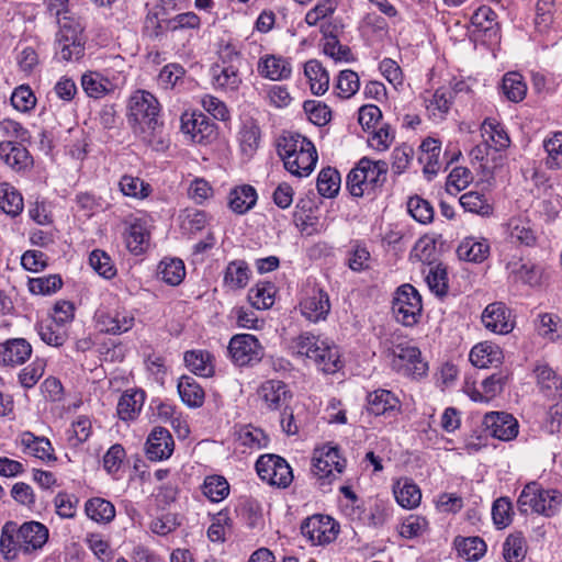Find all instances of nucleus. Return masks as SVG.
I'll return each instance as SVG.
<instances>
[{"instance_id":"338daca9","label":"nucleus","mask_w":562,"mask_h":562,"mask_svg":"<svg viewBox=\"0 0 562 562\" xmlns=\"http://www.w3.org/2000/svg\"><path fill=\"white\" fill-rule=\"evenodd\" d=\"M409 214L419 223L428 224L434 220L435 211L429 201L419 195L411 196L407 201Z\"/></svg>"},{"instance_id":"20e7f679","label":"nucleus","mask_w":562,"mask_h":562,"mask_svg":"<svg viewBox=\"0 0 562 562\" xmlns=\"http://www.w3.org/2000/svg\"><path fill=\"white\" fill-rule=\"evenodd\" d=\"M290 349L294 356L311 360L324 373H336L342 367L338 347L312 333L293 338Z\"/></svg>"},{"instance_id":"c756f323","label":"nucleus","mask_w":562,"mask_h":562,"mask_svg":"<svg viewBox=\"0 0 562 562\" xmlns=\"http://www.w3.org/2000/svg\"><path fill=\"white\" fill-rule=\"evenodd\" d=\"M419 149L418 161L424 166V173L428 175V179H430L438 173L441 167L439 161L441 143L437 138L427 137L422 142Z\"/></svg>"},{"instance_id":"f704fd0d","label":"nucleus","mask_w":562,"mask_h":562,"mask_svg":"<svg viewBox=\"0 0 562 562\" xmlns=\"http://www.w3.org/2000/svg\"><path fill=\"white\" fill-rule=\"evenodd\" d=\"M181 401L191 408L201 407L204 404L205 392L195 379L182 375L177 384Z\"/></svg>"},{"instance_id":"473e14b6","label":"nucleus","mask_w":562,"mask_h":562,"mask_svg":"<svg viewBox=\"0 0 562 562\" xmlns=\"http://www.w3.org/2000/svg\"><path fill=\"white\" fill-rule=\"evenodd\" d=\"M145 402V393L140 390L125 391L117 403L116 412L122 420H134L140 413Z\"/></svg>"},{"instance_id":"774afa93","label":"nucleus","mask_w":562,"mask_h":562,"mask_svg":"<svg viewBox=\"0 0 562 562\" xmlns=\"http://www.w3.org/2000/svg\"><path fill=\"white\" fill-rule=\"evenodd\" d=\"M237 440L246 448L260 449L266 446L268 439L260 428L246 425L237 431Z\"/></svg>"},{"instance_id":"09e8293b","label":"nucleus","mask_w":562,"mask_h":562,"mask_svg":"<svg viewBox=\"0 0 562 562\" xmlns=\"http://www.w3.org/2000/svg\"><path fill=\"white\" fill-rule=\"evenodd\" d=\"M396 502L404 508H415L419 505L422 493L419 487L412 481H398L393 488Z\"/></svg>"},{"instance_id":"603ef678","label":"nucleus","mask_w":562,"mask_h":562,"mask_svg":"<svg viewBox=\"0 0 562 562\" xmlns=\"http://www.w3.org/2000/svg\"><path fill=\"white\" fill-rule=\"evenodd\" d=\"M201 488L203 495L212 503L222 502L229 494V484L227 480L217 474L206 476Z\"/></svg>"},{"instance_id":"b1692460","label":"nucleus","mask_w":562,"mask_h":562,"mask_svg":"<svg viewBox=\"0 0 562 562\" xmlns=\"http://www.w3.org/2000/svg\"><path fill=\"white\" fill-rule=\"evenodd\" d=\"M32 355V346L24 338H12L0 344V364L16 367L23 364Z\"/></svg>"},{"instance_id":"39448f33","label":"nucleus","mask_w":562,"mask_h":562,"mask_svg":"<svg viewBox=\"0 0 562 562\" xmlns=\"http://www.w3.org/2000/svg\"><path fill=\"white\" fill-rule=\"evenodd\" d=\"M389 165L384 160H371L362 157L349 171L346 179V188L355 198L363 195L375 196L382 191L386 181Z\"/></svg>"},{"instance_id":"a211bd4d","label":"nucleus","mask_w":562,"mask_h":562,"mask_svg":"<svg viewBox=\"0 0 562 562\" xmlns=\"http://www.w3.org/2000/svg\"><path fill=\"white\" fill-rule=\"evenodd\" d=\"M472 33L483 42L495 43L501 38L497 14L487 5L479 7L471 16Z\"/></svg>"},{"instance_id":"9b49d317","label":"nucleus","mask_w":562,"mask_h":562,"mask_svg":"<svg viewBox=\"0 0 562 562\" xmlns=\"http://www.w3.org/2000/svg\"><path fill=\"white\" fill-rule=\"evenodd\" d=\"M258 476L271 486L286 488L293 481V472L286 460L278 454H262L256 462Z\"/></svg>"},{"instance_id":"4468645a","label":"nucleus","mask_w":562,"mask_h":562,"mask_svg":"<svg viewBox=\"0 0 562 562\" xmlns=\"http://www.w3.org/2000/svg\"><path fill=\"white\" fill-rule=\"evenodd\" d=\"M301 532L313 546H325L336 540L339 524L330 516L316 514L303 520Z\"/></svg>"},{"instance_id":"5701e85b","label":"nucleus","mask_w":562,"mask_h":562,"mask_svg":"<svg viewBox=\"0 0 562 562\" xmlns=\"http://www.w3.org/2000/svg\"><path fill=\"white\" fill-rule=\"evenodd\" d=\"M97 327L100 331L121 335L128 331L135 323V318L130 313L115 312L111 314L104 310H98L94 315Z\"/></svg>"},{"instance_id":"2f4dec72","label":"nucleus","mask_w":562,"mask_h":562,"mask_svg":"<svg viewBox=\"0 0 562 562\" xmlns=\"http://www.w3.org/2000/svg\"><path fill=\"white\" fill-rule=\"evenodd\" d=\"M81 87L89 98L100 99L114 92L115 85L99 71H87L81 76Z\"/></svg>"},{"instance_id":"6ab92c4d","label":"nucleus","mask_w":562,"mask_h":562,"mask_svg":"<svg viewBox=\"0 0 562 562\" xmlns=\"http://www.w3.org/2000/svg\"><path fill=\"white\" fill-rule=\"evenodd\" d=\"M175 450V440L170 431L164 427L157 426L149 432L145 453L150 461H164L169 459Z\"/></svg>"},{"instance_id":"72a5a7b5","label":"nucleus","mask_w":562,"mask_h":562,"mask_svg":"<svg viewBox=\"0 0 562 562\" xmlns=\"http://www.w3.org/2000/svg\"><path fill=\"white\" fill-rule=\"evenodd\" d=\"M256 189L250 184H241L231 190L228 205L236 214H245L251 210L257 202Z\"/></svg>"},{"instance_id":"7ed1b4c3","label":"nucleus","mask_w":562,"mask_h":562,"mask_svg":"<svg viewBox=\"0 0 562 562\" xmlns=\"http://www.w3.org/2000/svg\"><path fill=\"white\" fill-rule=\"evenodd\" d=\"M277 151L284 168L296 177H307L314 170L318 156L312 140L297 133L282 135Z\"/></svg>"},{"instance_id":"f03ea898","label":"nucleus","mask_w":562,"mask_h":562,"mask_svg":"<svg viewBox=\"0 0 562 562\" xmlns=\"http://www.w3.org/2000/svg\"><path fill=\"white\" fill-rule=\"evenodd\" d=\"M48 536V529L42 522L32 520L18 527L8 521L2 527L0 551L5 560H13L19 553L31 554L45 546Z\"/></svg>"},{"instance_id":"bf43d9fd","label":"nucleus","mask_w":562,"mask_h":562,"mask_svg":"<svg viewBox=\"0 0 562 562\" xmlns=\"http://www.w3.org/2000/svg\"><path fill=\"white\" fill-rule=\"evenodd\" d=\"M160 281H183L186 278V266L180 258H164L157 269Z\"/></svg>"},{"instance_id":"c85d7f7f","label":"nucleus","mask_w":562,"mask_h":562,"mask_svg":"<svg viewBox=\"0 0 562 562\" xmlns=\"http://www.w3.org/2000/svg\"><path fill=\"white\" fill-rule=\"evenodd\" d=\"M470 361L476 368L497 367L504 359L503 350L496 344L484 341L470 351Z\"/></svg>"},{"instance_id":"423d86ee","label":"nucleus","mask_w":562,"mask_h":562,"mask_svg":"<svg viewBox=\"0 0 562 562\" xmlns=\"http://www.w3.org/2000/svg\"><path fill=\"white\" fill-rule=\"evenodd\" d=\"M561 505L562 493L554 488H544L538 482L526 484L517 499L521 514L531 512L546 517L555 516Z\"/></svg>"},{"instance_id":"0eeeda50","label":"nucleus","mask_w":562,"mask_h":562,"mask_svg":"<svg viewBox=\"0 0 562 562\" xmlns=\"http://www.w3.org/2000/svg\"><path fill=\"white\" fill-rule=\"evenodd\" d=\"M87 35L79 23L65 22L55 35V59L61 63H77L85 57Z\"/></svg>"},{"instance_id":"5fc2aeb1","label":"nucleus","mask_w":562,"mask_h":562,"mask_svg":"<svg viewBox=\"0 0 562 562\" xmlns=\"http://www.w3.org/2000/svg\"><path fill=\"white\" fill-rule=\"evenodd\" d=\"M91 434V420L87 416H78L66 431L67 443L70 448H78L90 438Z\"/></svg>"},{"instance_id":"052dcab7","label":"nucleus","mask_w":562,"mask_h":562,"mask_svg":"<svg viewBox=\"0 0 562 562\" xmlns=\"http://www.w3.org/2000/svg\"><path fill=\"white\" fill-rule=\"evenodd\" d=\"M483 136L488 135L485 139V146H493L495 150H501L509 146L510 139L503 127L494 120L486 119L482 124Z\"/></svg>"},{"instance_id":"2eb2a0df","label":"nucleus","mask_w":562,"mask_h":562,"mask_svg":"<svg viewBox=\"0 0 562 562\" xmlns=\"http://www.w3.org/2000/svg\"><path fill=\"white\" fill-rule=\"evenodd\" d=\"M300 310L301 314L310 322L324 321L330 311L328 293L318 288L316 283H306L300 301Z\"/></svg>"},{"instance_id":"4be33fe9","label":"nucleus","mask_w":562,"mask_h":562,"mask_svg":"<svg viewBox=\"0 0 562 562\" xmlns=\"http://www.w3.org/2000/svg\"><path fill=\"white\" fill-rule=\"evenodd\" d=\"M258 398L267 411L281 409L291 398L288 385L280 380H267L257 390Z\"/></svg>"},{"instance_id":"9d476101","label":"nucleus","mask_w":562,"mask_h":562,"mask_svg":"<svg viewBox=\"0 0 562 562\" xmlns=\"http://www.w3.org/2000/svg\"><path fill=\"white\" fill-rule=\"evenodd\" d=\"M391 366L397 373L414 379L426 375L428 363L418 347L409 341H402L391 347Z\"/></svg>"},{"instance_id":"aec40b11","label":"nucleus","mask_w":562,"mask_h":562,"mask_svg":"<svg viewBox=\"0 0 562 562\" xmlns=\"http://www.w3.org/2000/svg\"><path fill=\"white\" fill-rule=\"evenodd\" d=\"M483 425L491 436L503 440L509 441L518 435V422L508 413L505 412H490L483 418Z\"/></svg>"},{"instance_id":"49530a36","label":"nucleus","mask_w":562,"mask_h":562,"mask_svg":"<svg viewBox=\"0 0 562 562\" xmlns=\"http://www.w3.org/2000/svg\"><path fill=\"white\" fill-rule=\"evenodd\" d=\"M346 262L352 271L361 272L371 268L373 259L367 246L355 240L347 250Z\"/></svg>"},{"instance_id":"c03bdc74","label":"nucleus","mask_w":562,"mask_h":562,"mask_svg":"<svg viewBox=\"0 0 562 562\" xmlns=\"http://www.w3.org/2000/svg\"><path fill=\"white\" fill-rule=\"evenodd\" d=\"M276 295L274 283H256L248 291V301L257 310H268L273 306Z\"/></svg>"},{"instance_id":"6e6552de","label":"nucleus","mask_w":562,"mask_h":562,"mask_svg":"<svg viewBox=\"0 0 562 562\" xmlns=\"http://www.w3.org/2000/svg\"><path fill=\"white\" fill-rule=\"evenodd\" d=\"M392 311L395 319L403 326L413 327L419 323L423 316V301L412 283H402L397 288L392 302Z\"/></svg>"},{"instance_id":"1a4fd4ad","label":"nucleus","mask_w":562,"mask_h":562,"mask_svg":"<svg viewBox=\"0 0 562 562\" xmlns=\"http://www.w3.org/2000/svg\"><path fill=\"white\" fill-rule=\"evenodd\" d=\"M346 459L341 457L339 448L329 443L316 448L312 458V473L322 484H331L346 468Z\"/></svg>"},{"instance_id":"f3484780","label":"nucleus","mask_w":562,"mask_h":562,"mask_svg":"<svg viewBox=\"0 0 562 562\" xmlns=\"http://www.w3.org/2000/svg\"><path fill=\"white\" fill-rule=\"evenodd\" d=\"M124 239L128 251L134 256L144 255L150 245V232L144 218L130 215L123 220Z\"/></svg>"},{"instance_id":"7c9ffc66","label":"nucleus","mask_w":562,"mask_h":562,"mask_svg":"<svg viewBox=\"0 0 562 562\" xmlns=\"http://www.w3.org/2000/svg\"><path fill=\"white\" fill-rule=\"evenodd\" d=\"M537 384L541 393L547 397L562 396V379L547 363H538L535 367Z\"/></svg>"},{"instance_id":"680f3d73","label":"nucleus","mask_w":562,"mask_h":562,"mask_svg":"<svg viewBox=\"0 0 562 562\" xmlns=\"http://www.w3.org/2000/svg\"><path fill=\"white\" fill-rule=\"evenodd\" d=\"M527 552L526 541L521 532L510 533L503 544V555L507 562H520Z\"/></svg>"},{"instance_id":"dca6fc26","label":"nucleus","mask_w":562,"mask_h":562,"mask_svg":"<svg viewBox=\"0 0 562 562\" xmlns=\"http://www.w3.org/2000/svg\"><path fill=\"white\" fill-rule=\"evenodd\" d=\"M15 443L24 454L38 459L44 463L49 464L57 461L50 440L44 436H36L32 431L25 430L18 435Z\"/></svg>"},{"instance_id":"37998d69","label":"nucleus","mask_w":562,"mask_h":562,"mask_svg":"<svg viewBox=\"0 0 562 562\" xmlns=\"http://www.w3.org/2000/svg\"><path fill=\"white\" fill-rule=\"evenodd\" d=\"M340 183L341 178L339 171L336 168L326 167L323 168L317 176L316 188L319 195L333 199L338 194Z\"/></svg>"},{"instance_id":"a878e982","label":"nucleus","mask_w":562,"mask_h":562,"mask_svg":"<svg viewBox=\"0 0 562 562\" xmlns=\"http://www.w3.org/2000/svg\"><path fill=\"white\" fill-rule=\"evenodd\" d=\"M237 138L243 156L247 158L254 157L261 143V128L258 121L254 117L244 119Z\"/></svg>"},{"instance_id":"bb28decb","label":"nucleus","mask_w":562,"mask_h":562,"mask_svg":"<svg viewBox=\"0 0 562 562\" xmlns=\"http://www.w3.org/2000/svg\"><path fill=\"white\" fill-rule=\"evenodd\" d=\"M367 408L375 416H391L400 412L401 403L391 391L379 389L368 394Z\"/></svg>"},{"instance_id":"e2e57ef3","label":"nucleus","mask_w":562,"mask_h":562,"mask_svg":"<svg viewBox=\"0 0 562 562\" xmlns=\"http://www.w3.org/2000/svg\"><path fill=\"white\" fill-rule=\"evenodd\" d=\"M46 369V360L43 358H35L29 366L24 367L19 375V382L24 389H32L37 384L40 379L44 375Z\"/></svg>"},{"instance_id":"3c124183","label":"nucleus","mask_w":562,"mask_h":562,"mask_svg":"<svg viewBox=\"0 0 562 562\" xmlns=\"http://www.w3.org/2000/svg\"><path fill=\"white\" fill-rule=\"evenodd\" d=\"M119 188L123 195L143 200L150 195L153 188L138 177L124 175L119 181Z\"/></svg>"},{"instance_id":"a18cd8bd","label":"nucleus","mask_w":562,"mask_h":562,"mask_svg":"<svg viewBox=\"0 0 562 562\" xmlns=\"http://www.w3.org/2000/svg\"><path fill=\"white\" fill-rule=\"evenodd\" d=\"M543 148L547 153L544 165L550 170L562 168V132H551L543 139Z\"/></svg>"},{"instance_id":"13d9d810","label":"nucleus","mask_w":562,"mask_h":562,"mask_svg":"<svg viewBox=\"0 0 562 562\" xmlns=\"http://www.w3.org/2000/svg\"><path fill=\"white\" fill-rule=\"evenodd\" d=\"M37 333L45 344L53 347L63 346L68 338L67 329L50 319L41 322L37 325Z\"/></svg>"},{"instance_id":"ddd939ff","label":"nucleus","mask_w":562,"mask_h":562,"mask_svg":"<svg viewBox=\"0 0 562 562\" xmlns=\"http://www.w3.org/2000/svg\"><path fill=\"white\" fill-rule=\"evenodd\" d=\"M231 360L238 367L254 366L261 361L263 347L258 338L250 334L234 335L227 346Z\"/></svg>"},{"instance_id":"6e6d98bb","label":"nucleus","mask_w":562,"mask_h":562,"mask_svg":"<svg viewBox=\"0 0 562 562\" xmlns=\"http://www.w3.org/2000/svg\"><path fill=\"white\" fill-rule=\"evenodd\" d=\"M186 69L178 63L165 65L158 74L157 82L164 90H173L183 83Z\"/></svg>"},{"instance_id":"f257e3e1","label":"nucleus","mask_w":562,"mask_h":562,"mask_svg":"<svg viewBox=\"0 0 562 562\" xmlns=\"http://www.w3.org/2000/svg\"><path fill=\"white\" fill-rule=\"evenodd\" d=\"M160 110V103L153 93L137 90L130 98L126 114L133 135L156 151H165L169 147L164 122L159 119Z\"/></svg>"},{"instance_id":"ea45409f","label":"nucleus","mask_w":562,"mask_h":562,"mask_svg":"<svg viewBox=\"0 0 562 562\" xmlns=\"http://www.w3.org/2000/svg\"><path fill=\"white\" fill-rule=\"evenodd\" d=\"M183 360L186 367L194 374L209 378L214 373L212 356L205 350H188L184 352Z\"/></svg>"},{"instance_id":"393cba45","label":"nucleus","mask_w":562,"mask_h":562,"mask_svg":"<svg viewBox=\"0 0 562 562\" xmlns=\"http://www.w3.org/2000/svg\"><path fill=\"white\" fill-rule=\"evenodd\" d=\"M22 144L13 140L0 143V158L15 171H23L33 166V158Z\"/></svg>"},{"instance_id":"58836bf2","label":"nucleus","mask_w":562,"mask_h":562,"mask_svg":"<svg viewBox=\"0 0 562 562\" xmlns=\"http://www.w3.org/2000/svg\"><path fill=\"white\" fill-rule=\"evenodd\" d=\"M86 515L98 524H110L115 518L114 505L102 497H91L85 504Z\"/></svg>"},{"instance_id":"79ce46f5","label":"nucleus","mask_w":562,"mask_h":562,"mask_svg":"<svg viewBox=\"0 0 562 562\" xmlns=\"http://www.w3.org/2000/svg\"><path fill=\"white\" fill-rule=\"evenodd\" d=\"M501 90L508 101L518 103L526 98L527 83L520 72L508 71L503 77Z\"/></svg>"},{"instance_id":"4c0bfd02","label":"nucleus","mask_w":562,"mask_h":562,"mask_svg":"<svg viewBox=\"0 0 562 562\" xmlns=\"http://www.w3.org/2000/svg\"><path fill=\"white\" fill-rule=\"evenodd\" d=\"M490 254V245L486 239L477 240L474 237L464 238L457 248L459 259L469 262H482Z\"/></svg>"},{"instance_id":"e433bc0d","label":"nucleus","mask_w":562,"mask_h":562,"mask_svg":"<svg viewBox=\"0 0 562 562\" xmlns=\"http://www.w3.org/2000/svg\"><path fill=\"white\" fill-rule=\"evenodd\" d=\"M304 75L313 94L323 95L328 90L329 74L317 59H310L304 64Z\"/></svg>"},{"instance_id":"c9c22d12","label":"nucleus","mask_w":562,"mask_h":562,"mask_svg":"<svg viewBox=\"0 0 562 562\" xmlns=\"http://www.w3.org/2000/svg\"><path fill=\"white\" fill-rule=\"evenodd\" d=\"M509 278L514 281H539L549 278L544 274V269L530 260L518 259L507 263Z\"/></svg>"},{"instance_id":"4d7b16f0","label":"nucleus","mask_w":562,"mask_h":562,"mask_svg":"<svg viewBox=\"0 0 562 562\" xmlns=\"http://www.w3.org/2000/svg\"><path fill=\"white\" fill-rule=\"evenodd\" d=\"M454 543L458 553L468 561H477L486 552V543L480 537L457 538Z\"/></svg>"},{"instance_id":"69168bd1","label":"nucleus","mask_w":562,"mask_h":562,"mask_svg":"<svg viewBox=\"0 0 562 562\" xmlns=\"http://www.w3.org/2000/svg\"><path fill=\"white\" fill-rule=\"evenodd\" d=\"M335 88L338 91L337 94L340 98H351L358 92L360 88L358 74L351 69L341 70L337 77Z\"/></svg>"},{"instance_id":"a19ab883","label":"nucleus","mask_w":562,"mask_h":562,"mask_svg":"<svg viewBox=\"0 0 562 562\" xmlns=\"http://www.w3.org/2000/svg\"><path fill=\"white\" fill-rule=\"evenodd\" d=\"M212 72L213 83L217 89L236 91L241 83L238 66L215 65Z\"/></svg>"},{"instance_id":"8fccbe9b","label":"nucleus","mask_w":562,"mask_h":562,"mask_svg":"<svg viewBox=\"0 0 562 562\" xmlns=\"http://www.w3.org/2000/svg\"><path fill=\"white\" fill-rule=\"evenodd\" d=\"M22 194L9 183H0V209L11 217H15L23 211Z\"/></svg>"},{"instance_id":"cd10ccee","label":"nucleus","mask_w":562,"mask_h":562,"mask_svg":"<svg viewBox=\"0 0 562 562\" xmlns=\"http://www.w3.org/2000/svg\"><path fill=\"white\" fill-rule=\"evenodd\" d=\"M257 70L263 78L273 81L285 80L291 77V63L281 56L266 55L258 61Z\"/></svg>"},{"instance_id":"de8ad7c7","label":"nucleus","mask_w":562,"mask_h":562,"mask_svg":"<svg viewBox=\"0 0 562 562\" xmlns=\"http://www.w3.org/2000/svg\"><path fill=\"white\" fill-rule=\"evenodd\" d=\"M452 100L453 91L451 89L445 87L436 89L427 104L430 116L434 120H443L450 110Z\"/></svg>"},{"instance_id":"864d4df0","label":"nucleus","mask_w":562,"mask_h":562,"mask_svg":"<svg viewBox=\"0 0 562 562\" xmlns=\"http://www.w3.org/2000/svg\"><path fill=\"white\" fill-rule=\"evenodd\" d=\"M460 205L465 212L477 214L481 216H490L493 214V206L483 193L469 191L459 199Z\"/></svg>"},{"instance_id":"0e129e2a","label":"nucleus","mask_w":562,"mask_h":562,"mask_svg":"<svg viewBox=\"0 0 562 562\" xmlns=\"http://www.w3.org/2000/svg\"><path fill=\"white\" fill-rule=\"evenodd\" d=\"M89 265L102 278L110 280L115 277L116 268L111 257L101 249H94L89 256Z\"/></svg>"},{"instance_id":"412c9836","label":"nucleus","mask_w":562,"mask_h":562,"mask_svg":"<svg viewBox=\"0 0 562 562\" xmlns=\"http://www.w3.org/2000/svg\"><path fill=\"white\" fill-rule=\"evenodd\" d=\"M484 327L498 335L509 334L515 326L510 311L503 302L488 304L481 316Z\"/></svg>"},{"instance_id":"f8f14e48","label":"nucleus","mask_w":562,"mask_h":562,"mask_svg":"<svg viewBox=\"0 0 562 562\" xmlns=\"http://www.w3.org/2000/svg\"><path fill=\"white\" fill-rule=\"evenodd\" d=\"M180 121L181 132L194 144L207 145L217 137V125L201 111H186Z\"/></svg>"}]
</instances>
